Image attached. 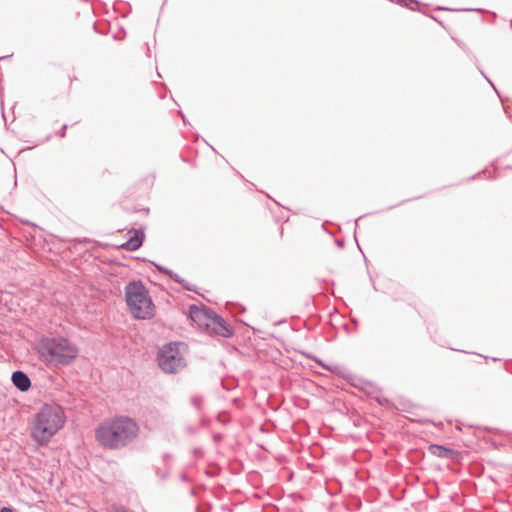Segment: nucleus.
I'll return each instance as SVG.
<instances>
[{
    "label": "nucleus",
    "mask_w": 512,
    "mask_h": 512,
    "mask_svg": "<svg viewBox=\"0 0 512 512\" xmlns=\"http://www.w3.org/2000/svg\"><path fill=\"white\" fill-rule=\"evenodd\" d=\"M140 427L129 416L104 419L95 428L98 444L110 450H119L128 446L139 435Z\"/></svg>",
    "instance_id": "1"
},
{
    "label": "nucleus",
    "mask_w": 512,
    "mask_h": 512,
    "mask_svg": "<svg viewBox=\"0 0 512 512\" xmlns=\"http://www.w3.org/2000/svg\"><path fill=\"white\" fill-rule=\"evenodd\" d=\"M40 357L55 367H67L79 357V347L65 336L42 337L38 342Z\"/></svg>",
    "instance_id": "2"
},
{
    "label": "nucleus",
    "mask_w": 512,
    "mask_h": 512,
    "mask_svg": "<svg viewBox=\"0 0 512 512\" xmlns=\"http://www.w3.org/2000/svg\"><path fill=\"white\" fill-rule=\"evenodd\" d=\"M66 415L59 405L44 404L34 416L31 437L39 444H46L61 430Z\"/></svg>",
    "instance_id": "3"
},
{
    "label": "nucleus",
    "mask_w": 512,
    "mask_h": 512,
    "mask_svg": "<svg viewBox=\"0 0 512 512\" xmlns=\"http://www.w3.org/2000/svg\"><path fill=\"white\" fill-rule=\"evenodd\" d=\"M126 305L137 320H150L155 316V304L140 279L128 282L124 288Z\"/></svg>",
    "instance_id": "4"
},
{
    "label": "nucleus",
    "mask_w": 512,
    "mask_h": 512,
    "mask_svg": "<svg viewBox=\"0 0 512 512\" xmlns=\"http://www.w3.org/2000/svg\"><path fill=\"white\" fill-rule=\"evenodd\" d=\"M188 318L200 327L211 331L212 335L223 338L234 336V328L215 310L205 305L191 304L188 308Z\"/></svg>",
    "instance_id": "5"
},
{
    "label": "nucleus",
    "mask_w": 512,
    "mask_h": 512,
    "mask_svg": "<svg viewBox=\"0 0 512 512\" xmlns=\"http://www.w3.org/2000/svg\"><path fill=\"white\" fill-rule=\"evenodd\" d=\"M188 346L182 341H170L163 344L156 355L158 367L165 374H177L182 371L187 363L183 352Z\"/></svg>",
    "instance_id": "6"
},
{
    "label": "nucleus",
    "mask_w": 512,
    "mask_h": 512,
    "mask_svg": "<svg viewBox=\"0 0 512 512\" xmlns=\"http://www.w3.org/2000/svg\"><path fill=\"white\" fill-rule=\"evenodd\" d=\"M327 371L331 372L332 374L340 378H343L349 384L356 388L363 389L361 384L370 385L369 382L363 381L362 379L358 378L354 373H352L349 369L338 364H331L330 367H327Z\"/></svg>",
    "instance_id": "7"
},
{
    "label": "nucleus",
    "mask_w": 512,
    "mask_h": 512,
    "mask_svg": "<svg viewBox=\"0 0 512 512\" xmlns=\"http://www.w3.org/2000/svg\"><path fill=\"white\" fill-rule=\"evenodd\" d=\"M130 237L127 241L118 246L119 249H123L126 251H136L142 247L145 241V232L142 227L140 228H132L129 232Z\"/></svg>",
    "instance_id": "8"
},
{
    "label": "nucleus",
    "mask_w": 512,
    "mask_h": 512,
    "mask_svg": "<svg viewBox=\"0 0 512 512\" xmlns=\"http://www.w3.org/2000/svg\"><path fill=\"white\" fill-rule=\"evenodd\" d=\"M149 263H151L159 272H162V273L168 275L171 278V280H173L175 283L180 284L186 291L199 293L198 287L196 285L189 283L187 280L182 278L180 275L175 273L173 270H171L161 264H158L154 261L149 260Z\"/></svg>",
    "instance_id": "9"
},
{
    "label": "nucleus",
    "mask_w": 512,
    "mask_h": 512,
    "mask_svg": "<svg viewBox=\"0 0 512 512\" xmlns=\"http://www.w3.org/2000/svg\"><path fill=\"white\" fill-rule=\"evenodd\" d=\"M428 452L432 454L433 456L442 458V459H448L451 461H457L460 458V453L454 448L442 445V444H435L432 443L428 446Z\"/></svg>",
    "instance_id": "10"
},
{
    "label": "nucleus",
    "mask_w": 512,
    "mask_h": 512,
    "mask_svg": "<svg viewBox=\"0 0 512 512\" xmlns=\"http://www.w3.org/2000/svg\"><path fill=\"white\" fill-rule=\"evenodd\" d=\"M11 382L21 392H27L32 386L28 374L22 370H15L12 373Z\"/></svg>",
    "instance_id": "11"
},
{
    "label": "nucleus",
    "mask_w": 512,
    "mask_h": 512,
    "mask_svg": "<svg viewBox=\"0 0 512 512\" xmlns=\"http://www.w3.org/2000/svg\"><path fill=\"white\" fill-rule=\"evenodd\" d=\"M110 23L108 21H95L93 24V29L96 33L101 35H106L110 31Z\"/></svg>",
    "instance_id": "12"
},
{
    "label": "nucleus",
    "mask_w": 512,
    "mask_h": 512,
    "mask_svg": "<svg viewBox=\"0 0 512 512\" xmlns=\"http://www.w3.org/2000/svg\"><path fill=\"white\" fill-rule=\"evenodd\" d=\"M220 472H221V468L217 464L212 463L210 465V468L206 469L204 471V474L207 477L214 478V477H217L220 474Z\"/></svg>",
    "instance_id": "13"
},
{
    "label": "nucleus",
    "mask_w": 512,
    "mask_h": 512,
    "mask_svg": "<svg viewBox=\"0 0 512 512\" xmlns=\"http://www.w3.org/2000/svg\"><path fill=\"white\" fill-rule=\"evenodd\" d=\"M302 354L305 355L308 359L313 360L318 366H320L321 368L325 369L326 371H327V367L331 366V364L325 363L322 359L318 358L315 355L308 354V353H305V352H303Z\"/></svg>",
    "instance_id": "14"
},
{
    "label": "nucleus",
    "mask_w": 512,
    "mask_h": 512,
    "mask_svg": "<svg viewBox=\"0 0 512 512\" xmlns=\"http://www.w3.org/2000/svg\"><path fill=\"white\" fill-rule=\"evenodd\" d=\"M217 421L223 425L231 422V415L227 411H220L216 417Z\"/></svg>",
    "instance_id": "15"
},
{
    "label": "nucleus",
    "mask_w": 512,
    "mask_h": 512,
    "mask_svg": "<svg viewBox=\"0 0 512 512\" xmlns=\"http://www.w3.org/2000/svg\"><path fill=\"white\" fill-rule=\"evenodd\" d=\"M190 403L197 409V410H201L202 409V403H203V399L202 397L200 396H192L190 398Z\"/></svg>",
    "instance_id": "16"
},
{
    "label": "nucleus",
    "mask_w": 512,
    "mask_h": 512,
    "mask_svg": "<svg viewBox=\"0 0 512 512\" xmlns=\"http://www.w3.org/2000/svg\"><path fill=\"white\" fill-rule=\"evenodd\" d=\"M436 10L437 11H477V12L481 11V9H471V8L454 9V8H449L446 6H437Z\"/></svg>",
    "instance_id": "17"
},
{
    "label": "nucleus",
    "mask_w": 512,
    "mask_h": 512,
    "mask_svg": "<svg viewBox=\"0 0 512 512\" xmlns=\"http://www.w3.org/2000/svg\"><path fill=\"white\" fill-rule=\"evenodd\" d=\"M155 474L161 479L166 480L170 475V467H167L164 472H161L158 467H155Z\"/></svg>",
    "instance_id": "18"
},
{
    "label": "nucleus",
    "mask_w": 512,
    "mask_h": 512,
    "mask_svg": "<svg viewBox=\"0 0 512 512\" xmlns=\"http://www.w3.org/2000/svg\"><path fill=\"white\" fill-rule=\"evenodd\" d=\"M192 454L195 458H203L204 457V451L201 447H195L192 449Z\"/></svg>",
    "instance_id": "19"
},
{
    "label": "nucleus",
    "mask_w": 512,
    "mask_h": 512,
    "mask_svg": "<svg viewBox=\"0 0 512 512\" xmlns=\"http://www.w3.org/2000/svg\"><path fill=\"white\" fill-rule=\"evenodd\" d=\"M419 198H421V196H417V197H414V198H408V199L402 200V201H400L399 203H397L395 205L389 206L388 208H386V210L393 209V208L398 207V206H400V205H402L404 203H407V202H410V201H412L414 199H419Z\"/></svg>",
    "instance_id": "20"
},
{
    "label": "nucleus",
    "mask_w": 512,
    "mask_h": 512,
    "mask_svg": "<svg viewBox=\"0 0 512 512\" xmlns=\"http://www.w3.org/2000/svg\"><path fill=\"white\" fill-rule=\"evenodd\" d=\"M67 128V124L62 125V127L57 131L56 135L60 138H64L66 136Z\"/></svg>",
    "instance_id": "21"
},
{
    "label": "nucleus",
    "mask_w": 512,
    "mask_h": 512,
    "mask_svg": "<svg viewBox=\"0 0 512 512\" xmlns=\"http://www.w3.org/2000/svg\"><path fill=\"white\" fill-rule=\"evenodd\" d=\"M364 261H365V265H366V267L368 268V260H367V258H366L365 256H364ZM367 273H368V275H369V279H370V282H371V284H372L373 289H374L375 291H377V287H376L375 281H374V279H373V277H372V275L370 274V272H369V270H368V269H367Z\"/></svg>",
    "instance_id": "22"
},
{
    "label": "nucleus",
    "mask_w": 512,
    "mask_h": 512,
    "mask_svg": "<svg viewBox=\"0 0 512 512\" xmlns=\"http://www.w3.org/2000/svg\"><path fill=\"white\" fill-rule=\"evenodd\" d=\"M364 261H365V265H366V267L368 268V260H367V258H366L365 256H364ZM367 273H368V275H369V279H370V282H371V284H372L373 289H374L375 291H377V287H376L375 281H374V279H373V277H372V275L370 274V272H369V270H368V269H367Z\"/></svg>",
    "instance_id": "23"
},
{
    "label": "nucleus",
    "mask_w": 512,
    "mask_h": 512,
    "mask_svg": "<svg viewBox=\"0 0 512 512\" xmlns=\"http://www.w3.org/2000/svg\"><path fill=\"white\" fill-rule=\"evenodd\" d=\"M212 439H213L214 443L219 444L224 439V434L223 433H214L212 435Z\"/></svg>",
    "instance_id": "24"
},
{
    "label": "nucleus",
    "mask_w": 512,
    "mask_h": 512,
    "mask_svg": "<svg viewBox=\"0 0 512 512\" xmlns=\"http://www.w3.org/2000/svg\"><path fill=\"white\" fill-rule=\"evenodd\" d=\"M171 458H172V455L170 453L166 452V453L163 454L162 460H163L164 464L166 465V468L170 467L168 465V460H170Z\"/></svg>",
    "instance_id": "25"
},
{
    "label": "nucleus",
    "mask_w": 512,
    "mask_h": 512,
    "mask_svg": "<svg viewBox=\"0 0 512 512\" xmlns=\"http://www.w3.org/2000/svg\"><path fill=\"white\" fill-rule=\"evenodd\" d=\"M212 508V505L210 503H207L204 508H196V512H210Z\"/></svg>",
    "instance_id": "26"
},
{
    "label": "nucleus",
    "mask_w": 512,
    "mask_h": 512,
    "mask_svg": "<svg viewBox=\"0 0 512 512\" xmlns=\"http://www.w3.org/2000/svg\"><path fill=\"white\" fill-rule=\"evenodd\" d=\"M210 425V420L206 418H202L199 422V426L202 428L208 427Z\"/></svg>",
    "instance_id": "27"
},
{
    "label": "nucleus",
    "mask_w": 512,
    "mask_h": 512,
    "mask_svg": "<svg viewBox=\"0 0 512 512\" xmlns=\"http://www.w3.org/2000/svg\"><path fill=\"white\" fill-rule=\"evenodd\" d=\"M121 33H122V35H121V36H120L119 34H114V35H113V39H114V40L119 41V40H122V39L124 38V36H125L126 32H125V30L123 29V27H121Z\"/></svg>",
    "instance_id": "28"
},
{
    "label": "nucleus",
    "mask_w": 512,
    "mask_h": 512,
    "mask_svg": "<svg viewBox=\"0 0 512 512\" xmlns=\"http://www.w3.org/2000/svg\"><path fill=\"white\" fill-rule=\"evenodd\" d=\"M0 512H16V510L12 506H2Z\"/></svg>",
    "instance_id": "29"
},
{
    "label": "nucleus",
    "mask_w": 512,
    "mask_h": 512,
    "mask_svg": "<svg viewBox=\"0 0 512 512\" xmlns=\"http://www.w3.org/2000/svg\"><path fill=\"white\" fill-rule=\"evenodd\" d=\"M180 479H181V481H183V482H191V481H192V480H191V478L188 476V474H187V473H185V472H182V473L180 474Z\"/></svg>",
    "instance_id": "30"
},
{
    "label": "nucleus",
    "mask_w": 512,
    "mask_h": 512,
    "mask_svg": "<svg viewBox=\"0 0 512 512\" xmlns=\"http://www.w3.org/2000/svg\"><path fill=\"white\" fill-rule=\"evenodd\" d=\"M335 244L337 245V247L339 248H344L345 246V240L344 239H341V238H336L335 239Z\"/></svg>",
    "instance_id": "31"
},
{
    "label": "nucleus",
    "mask_w": 512,
    "mask_h": 512,
    "mask_svg": "<svg viewBox=\"0 0 512 512\" xmlns=\"http://www.w3.org/2000/svg\"><path fill=\"white\" fill-rule=\"evenodd\" d=\"M480 72H481L482 76L488 81V83L493 87V89L496 91V93L499 95L498 90L496 89V87L494 86V84L490 80V78H488L483 71H480Z\"/></svg>",
    "instance_id": "32"
},
{
    "label": "nucleus",
    "mask_w": 512,
    "mask_h": 512,
    "mask_svg": "<svg viewBox=\"0 0 512 512\" xmlns=\"http://www.w3.org/2000/svg\"><path fill=\"white\" fill-rule=\"evenodd\" d=\"M198 431V428L197 427H194V426H189L187 427V432L191 435H194L196 434Z\"/></svg>",
    "instance_id": "33"
},
{
    "label": "nucleus",
    "mask_w": 512,
    "mask_h": 512,
    "mask_svg": "<svg viewBox=\"0 0 512 512\" xmlns=\"http://www.w3.org/2000/svg\"><path fill=\"white\" fill-rule=\"evenodd\" d=\"M117 512H135V511L130 510V509L124 507V506H120V507L117 508Z\"/></svg>",
    "instance_id": "34"
},
{
    "label": "nucleus",
    "mask_w": 512,
    "mask_h": 512,
    "mask_svg": "<svg viewBox=\"0 0 512 512\" xmlns=\"http://www.w3.org/2000/svg\"><path fill=\"white\" fill-rule=\"evenodd\" d=\"M178 114H179V115H181L183 123H184L185 125H188V124H189V122H188V120H187L186 116L183 114V112H182L181 110H179V111H178Z\"/></svg>",
    "instance_id": "35"
},
{
    "label": "nucleus",
    "mask_w": 512,
    "mask_h": 512,
    "mask_svg": "<svg viewBox=\"0 0 512 512\" xmlns=\"http://www.w3.org/2000/svg\"><path fill=\"white\" fill-rule=\"evenodd\" d=\"M376 400H377V402H378L379 404H381V405H383V404H384V402H385V403H388V399H386V398H380V397H378V398H376Z\"/></svg>",
    "instance_id": "36"
},
{
    "label": "nucleus",
    "mask_w": 512,
    "mask_h": 512,
    "mask_svg": "<svg viewBox=\"0 0 512 512\" xmlns=\"http://www.w3.org/2000/svg\"><path fill=\"white\" fill-rule=\"evenodd\" d=\"M12 56H13V54L2 56V57H0V61H5L7 59H10Z\"/></svg>",
    "instance_id": "37"
},
{
    "label": "nucleus",
    "mask_w": 512,
    "mask_h": 512,
    "mask_svg": "<svg viewBox=\"0 0 512 512\" xmlns=\"http://www.w3.org/2000/svg\"><path fill=\"white\" fill-rule=\"evenodd\" d=\"M503 109H504V112L506 113V115H507L509 118H511V117H512V115H511V112L509 111V109H508L507 107H505V106H503Z\"/></svg>",
    "instance_id": "38"
},
{
    "label": "nucleus",
    "mask_w": 512,
    "mask_h": 512,
    "mask_svg": "<svg viewBox=\"0 0 512 512\" xmlns=\"http://www.w3.org/2000/svg\"><path fill=\"white\" fill-rule=\"evenodd\" d=\"M480 174H481V172H478V173L472 175L471 177H469L468 180L476 179Z\"/></svg>",
    "instance_id": "39"
},
{
    "label": "nucleus",
    "mask_w": 512,
    "mask_h": 512,
    "mask_svg": "<svg viewBox=\"0 0 512 512\" xmlns=\"http://www.w3.org/2000/svg\"><path fill=\"white\" fill-rule=\"evenodd\" d=\"M140 211L144 212L145 214H148L150 210L149 208H143Z\"/></svg>",
    "instance_id": "40"
},
{
    "label": "nucleus",
    "mask_w": 512,
    "mask_h": 512,
    "mask_svg": "<svg viewBox=\"0 0 512 512\" xmlns=\"http://www.w3.org/2000/svg\"><path fill=\"white\" fill-rule=\"evenodd\" d=\"M364 216H365V215L358 216V218L355 220V225H356V226H357V222H358L361 218H363Z\"/></svg>",
    "instance_id": "41"
},
{
    "label": "nucleus",
    "mask_w": 512,
    "mask_h": 512,
    "mask_svg": "<svg viewBox=\"0 0 512 512\" xmlns=\"http://www.w3.org/2000/svg\"><path fill=\"white\" fill-rule=\"evenodd\" d=\"M190 494H191L192 496H196V491H195V489H194V488H193V489H191Z\"/></svg>",
    "instance_id": "42"
},
{
    "label": "nucleus",
    "mask_w": 512,
    "mask_h": 512,
    "mask_svg": "<svg viewBox=\"0 0 512 512\" xmlns=\"http://www.w3.org/2000/svg\"><path fill=\"white\" fill-rule=\"evenodd\" d=\"M431 18H432L433 20L437 21L439 24H441V25H442V22H441V21H439L435 16H431Z\"/></svg>",
    "instance_id": "43"
},
{
    "label": "nucleus",
    "mask_w": 512,
    "mask_h": 512,
    "mask_svg": "<svg viewBox=\"0 0 512 512\" xmlns=\"http://www.w3.org/2000/svg\"><path fill=\"white\" fill-rule=\"evenodd\" d=\"M238 306H239L241 312H245L246 309L244 306H242V305H238Z\"/></svg>",
    "instance_id": "44"
},
{
    "label": "nucleus",
    "mask_w": 512,
    "mask_h": 512,
    "mask_svg": "<svg viewBox=\"0 0 512 512\" xmlns=\"http://www.w3.org/2000/svg\"><path fill=\"white\" fill-rule=\"evenodd\" d=\"M89 241H90V239H88V238H84V239H83V242H85V243H86V242H89Z\"/></svg>",
    "instance_id": "45"
},
{
    "label": "nucleus",
    "mask_w": 512,
    "mask_h": 512,
    "mask_svg": "<svg viewBox=\"0 0 512 512\" xmlns=\"http://www.w3.org/2000/svg\"><path fill=\"white\" fill-rule=\"evenodd\" d=\"M491 430L494 431V432H499L498 428H494V429H491Z\"/></svg>",
    "instance_id": "46"
},
{
    "label": "nucleus",
    "mask_w": 512,
    "mask_h": 512,
    "mask_svg": "<svg viewBox=\"0 0 512 512\" xmlns=\"http://www.w3.org/2000/svg\"><path fill=\"white\" fill-rule=\"evenodd\" d=\"M493 361H500L499 358H492Z\"/></svg>",
    "instance_id": "47"
},
{
    "label": "nucleus",
    "mask_w": 512,
    "mask_h": 512,
    "mask_svg": "<svg viewBox=\"0 0 512 512\" xmlns=\"http://www.w3.org/2000/svg\"><path fill=\"white\" fill-rule=\"evenodd\" d=\"M354 239H355V241L357 242L356 232L354 233Z\"/></svg>",
    "instance_id": "48"
},
{
    "label": "nucleus",
    "mask_w": 512,
    "mask_h": 512,
    "mask_svg": "<svg viewBox=\"0 0 512 512\" xmlns=\"http://www.w3.org/2000/svg\"><path fill=\"white\" fill-rule=\"evenodd\" d=\"M50 138H51V136H50V135H48V136L46 137V140L48 141V140H50Z\"/></svg>",
    "instance_id": "49"
},
{
    "label": "nucleus",
    "mask_w": 512,
    "mask_h": 512,
    "mask_svg": "<svg viewBox=\"0 0 512 512\" xmlns=\"http://www.w3.org/2000/svg\"><path fill=\"white\" fill-rule=\"evenodd\" d=\"M510 26H511V28H512V19H511V22H510Z\"/></svg>",
    "instance_id": "50"
}]
</instances>
